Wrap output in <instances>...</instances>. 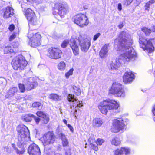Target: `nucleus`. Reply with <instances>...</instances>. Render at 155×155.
<instances>
[{"label":"nucleus","instance_id":"052dcab7","mask_svg":"<svg viewBox=\"0 0 155 155\" xmlns=\"http://www.w3.org/2000/svg\"><path fill=\"white\" fill-rule=\"evenodd\" d=\"M137 1L138 2H140H140L141 1L140 0H137Z\"/></svg>","mask_w":155,"mask_h":155},{"label":"nucleus","instance_id":"de8ad7c7","mask_svg":"<svg viewBox=\"0 0 155 155\" xmlns=\"http://www.w3.org/2000/svg\"><path fill=\"white\" fill-rule=\"evenodd\" d=\"M67 125L68 128L70 129V131L72 133L73 132L74 129L73 127L69 124H67Z\"/></svg>","mask_w":155,"mask_h":155},{"label":"nucleus","instance_id":"a878e982","mask_svg":"<svg viewBox=\"0 0 155 155\" xmlns=\"http://www.w3.org/2000/svg\"><path fill=\"white\" fill-rule=\"evenodd\" d=\"M111 144L115 146L120 145L121 143L120 139L117 137H115L112 139L111 141Z\"/></svg>","mask_w":155,"mask_h":155},{"label":"nucleus","instance_id":"c03bdc74","mask_svg":"<svg viewBox=\"0 0 155 155\" xmlns=\"http://www.w3.org/2000/svg\"><path fill=\"white\" fill-rule=\"evenodd\" d=\"M152 112L153 115L155 116V104L152 107ZM154 119L155 122V118Z\"/></svg>","mask_w":155,"mask_h":155},{"label":"nucleus","instance_id":"9d476101","mask_svg":"<svg viewBox=\"0 0 155 155\" xmlns=\"http://www.w3.org/2000/svg\"><path fill=\"white\" fill-rule=\"evenodd\" d=\"M74 22L81 27L87 26L89 24V20L86 16L84 14H80L73 18Z\"/></svg>","mask_w":155,"mask_h":155},{"label":"nucleus","instance_id":"f257e3e1","mask_svg":"<svg viewBox=\"0 0 155 155\" xmlns=\"http://www.w3.org/2000/svg\"><path fill=\"white\" fill-rule=\"evenodd\" d=\"M132 43L130 35L125 31L122 32L118 38L115 40L114 48L118 46L116 50L121 51V53L118 58L112 62L110 65L112 69L116 70L123 62H129L137 57L136 53L130 46Z\"/></svg>","mask_w":155,"mask_h":155},{"label":"nucleus","instance_id":"0eeeda50","mask_svg":"<svg viewBox=\"0 0 155 155\" xmlns=\"http://www.w3.org/2000/svg\"><path fill=\"white\" fill-rule=\"evenodd\" d=\"M25 87L24 84H19V88L21 92H25L26 90H31L34 89L37 85V83L34 81L33 78H28L24 80Z\"/></svg>","mask_w":155,"mask_h":155},{"label":"nucleus","instance_id":"49530a36","mask_svg":"<svg viewBox=\"0 0 155 155\" xmlns=\"http://www.w3.org/2000/svg\"><path fill=\"white\" fill-rule=\"evenodd\" d=\"M101 35V34L100 33H97V34H96L94 37L93 38V40L94 41L96 40Z\"/></svg>","mask_w":155,"mask_h":155},{"label":"nucleus","instance_id":"72a5a7b5","mask_svg":"<svg viewBox=\"0 0 155 155\" xmlns=\"http://www.w3.org/2000/svg\"><path fill=\"white\" fill-rule=\"evenodd\" d=\"M141 30L144 32L146 35H149L151 32V30L146 27H143L141 28Z\"/></svg>","mask_w":155,"mask_h":155},{"label":"nucleus","instance_id":"f704fd0d","mask_svg":"<svg viewBox=\"0 0 155 155\" xmlns=\"http://www.w3.org/2000/svg\"><path fill=\"white\" fill-rule=\"evenodd\" d=\"M114 155H123L121 147L120 148L116 149L114 151Z\"/></svg>","mask_w":155,"mask_h":155},{"label":"nucleus","instance_id":"4c0bfd02","mask_svg":"<svg viewBox=\"0 0 155 155\" xmlns=\"http://www.w3.org/2000/svg\"><path fill=\"white\" fill-rule=\"evenodd\" d=\"M33 107L37 108H39L41 106V104L39 102H35L32 104Z\"/></svg>","mask_w":155,"mask_h":155},{"label":"nucleus","instance_id":"ea45409f","mask_svg":"<svg viewBox=\"0 0 155 155\" xmlns=\"http://www.w3.org/2000/svg\"><path fill=\"white\" fill-rule=\"evenodd\" d=\"M104 141L102 139L98 138L96 141V143L98 145H101Z\"/></svg>","mask_w":155,"mask_h":155},{"label":"nucleus","instance_id":"9b49d317","mask_svg":"<svg viewBox=\"0 0 155 155\" xmlns=\"http://www.w3.org/2000/svg\"><path fill=\"white\" fill-rule=\"evenodd\" d=\"M124 120L122 118L115 119L113 121L112 131L114 133H117L120 130H122L125 127V124Z\"/></svg>","mask_w":155,"mask_h":155},{"label":"nucleus","instance_id":"a19ab883","mask_svg":"<svg viewBox=\"0 0 155 155\" xmlns=\"http://www.w3.org/2000/svg\"><path fill=\"white\" fill-rule=\"evenodd\" d=\"M16 37V35L15 33H12V35H11L9 38V41H11L14 40Z\"/></svg>","mask_w":155,"mask_h":155},{"label":"nucleus","instance_id":"cd10ccee","mask_svg":"<svg viewBox=\"0 0 155 155\" xmlns=\"http://www.w3.org/2000/svg\"><path fill=\"white\" fill-rule=\"evenodd\" d=\"M17 91L18 89L16 87H12L9 90L8 94L10 96H12L17 92Z\"/></svg>","mask_w":155,"mask_h":155},{"label":"nucleus","instance_id":"f03ea898","mask_svg":"<svg viewBox=\"0 0 155 155\" xmlns=\"http://www.w3.org/2000/svg\"><path fill=\"white\" fill-rule=\"evenodd\" d=\"M78 42L81 50L83 52H87L91 45L90 41L87 38H84L81 36H79L78 39L71 38L70 43V47L75 55H78L79 54Z\"/></svg>","mask_w":155,"mask_h":155},{"label":"nucleus","instance_id":"5701e85b","mask_svg":"<svg viewBox=\"0 0 155 155\" xmlns=\"http://www.w3.org/2000/svg\"><path fill=\"white\" fill-rule=\"evenodd\" d=\"M59 136L61 139L63 146V147L68 146L69 142L65 135L64 134L61 133L59 134Z\"/></svg>","mask_w":155,"mask_h":155},{"label":"nucleus","instance_id":"6e6d98bb","mask_svg":"<svg viewBox=\"0 0 155 155\" xmlns=\"http://www.w3.org/2000/svg\"><path fill=\"white\" fill-rule=\"evenodd\" d=\"M151 31L153 32H155V26H154L152 27Z\"/></svg>","mask_w":155,"mask_h":155},{"label":"nucleus","instance_id":"2f4dec72","mask_svg":"<svg viewBox=\"0 0 155 155\" xmlns=\"http://www.w3.org/2000/svg\"><path fill=\"white\" fill-rule=\"evenodd\" d=\"M4 51L5 54H7L9 53H12L14 52V50L12 49L10 46H5L4 49Z\"/></svg>","mask_w":155,"mask_h":155},{"label":"nucleus","instance_id":"13d9d810","mask_svg":"<svg viewBox=\"0 0 155 155\" xmlns=\"http://www.w3.org/2000/svg\"><path fill=\"white\" fill-rule=\"evenodd\" d=\"M63 122L66 125L67 124V121L65 119H63Z\"/></svg>","mask_w":155,"mask_h":155},{"label":"nucleus","instance_id":"c9c22d12","mask_svg":"<svg viewBox=\"0 0 155 155\" xmlns=\"http://www.w3.org/2000/svg\"><path fill=\"white\" fill-rule=\"evenodd\" d=\"M23 146V148L21 149V150H19L18 149L16 151H15L16 153L18 154L21 155L22 154L25 153V149L24 148V146L23 145H21V146Z\"/></svg>","mask_w":155,"mask_h":155},{"label":"nucleus","instance_id":"393cba45","mask_svg":"<svg viewBox=\"0 0 155 155\" xmlns=\"http://www.w3.org/2000/svg\"><path fill=\"white\" fill-rule=\"evenodd\" d=\"M103 122L100 118H96L93 120V125L95 127H99L102 124Z\"/></svg>","mask_w":155,"mask_h":155},{"label":"nucleus","instance_id":"4468645a","mask_svg":"<svg viewBox=\"0 0 155 155\" xmlns=\"http://www.w3.org/2000/svg\"><path fill=\"white\" fill-rule=\"evenodd\" d=\"M55 7L58 9V14L61 18H63L68 12L65 5L63 3L58 2L55 4Z\"/></svg>","mask_w":155,"mask_h":155},{"label":"nucleus","instance_id":"39448f33","mask_svg":"<svg viewBox=\"0 0 155 155\" xmlns=\"http://www.w3.org/2000/svg\"><path fill=\"white\" fill-rule=\"evenodd\" d=\"M109 93L115 95L118 97H124L125 95V93L122 85L120 84L117 82H114L109 90Z\"/></svg>","mask_w":155,"mask_h":155},{"label":"nucleus","instance_id":"7c9ffc66","mask_svg":"<svg viewBox=\"0 0 155 155\" xmlns=\"http://www.w3.org/2000/svg\"><path fill=\"white\" fill-rule=\"evenodd\" d=\"M72 91L77 95H78L81 94V90L79 87L76 86H73L72 87Z\"/></svg>","mask_w":155,"mask_h":155},{"label":"nucleus","instance_id":"c756f323","mask_svg":"<svg viewBox=\"0 0 155 155\" xmlns=\"http://www.w3.org/2000/svg\"><path fill=\"white\" fill-rule=\"evenodd\" d=\"M123 154L124 153L125 155H128L130 154V149L128 147H121Z\"/></svg>","mask_w":155,"mask_h":155},{"label":"nucleus","instance_id":"864d4df0","mask_svg":"<svg viewBox=\"0 0 155 155\" xmlns=\"http://www.w3.org/2000/svg\"><path fill=\"white\" fill-rule=\"evenodd\" d=\"M128 5H129L132 2L133 0H126Z\"/></svg>","mask_w":155,"mask_h":155},{"label":"nucleus","instance_id":"20e7f679","mask_svg":"<svg viewBox=\"0 0 155 155\" xmlns=\"http://www.w3.org/2000/svg\"><path fill=\"white\" fill-rule=\"evenodd\" d=\"M155 41V39H147L142 36H140L139 43L140 47L144 50H146L149 53L153 52L154 48L153 43Z\"/></svg>","mask_w":155,"mask_h":155},{"label":"nucleus","instance_id":"09e8293b","mask_svg":"<svg viewBox=\"0 0 155 155\" xmlns=\"http://www.w3.org/2000/svg\"><path fill=\"white\" fill-rule=\"evenodd\" d=\"M14 25H11L9 27V29L10 31H12L14 29Z\"/></svg>","mask_w":155,"mask_h":155},{"label":"nucleus","instance_id":"f8f14e48","mask_svg":"<svg viewBox=\"0 0 155 155\" xmlns=\"http://www.w3.org/2000/svg\"><path fill=\"white\" fill-rule=\"evenodd\" d=\"M48 56L51 58L57 59L61 58L62 52L59 49L50 48L48 50Z\"/></svg>","mask_w":155,"mask_h":155},{"label":"nucleus","instance_id":"4d7b16f0","mask_svg":"<svg viewBox=\"0 0 155 155\" xmlns=\"http://www.w3.org/2000/svg\"><path fill=\"white\" fill-rule=\"evenodd\" d=\"M28 1L31 2V1L37 2H38L39 0H27Z\"/></svg>","mask_w":155,"mask_h":155},{"label":"nucleus","instance_id":"a211bd4d","mask_svg":"<svg viewBox=\"0 0 155 155\" xmlns=\"http://www.w3.org/2000/svg\"><path fill=\"white\" fill-rule=\"evenodd\" d=\"M107 101V107L109 110H116L118 108L119 106L118 103L114 100L108 99L106 100Z\"/></svg>","mask_w":155,"mask_h":155},{"label":"nucleus","instance_id":"58836bf2","mask_svg":"<svg viewBox=\"0 0 155 155\" xmlns=\"http://www.w3.org/2000/svg\"><path fill=\"white\" fill-rule=\"evenodd\" d=\"M73 69H70L69 71L65 74V76L66 78H69L70 75L72 74Z\"/></svg>","mask_w":155,"mask_h":155},{"label":"nucleus","instance_id":"bf43d9fd","mask_svg":"<svg viewBox=\"0 0 155 155\" xmlns=\"http://www.w3.org/2000/svg\"><path fill=\"white\" fill-rule=\"evenodd\" d=\"M53 14L54 15L56 14V12L54 11L53 12Z\"/></svg>","mask_w":155,"mask_h":155},{"label":"nucleus","instance_id":"8fccbe9b","mask_svg":"<svg viewBox=\"0 0 155 155\" xmlns=\"http://www.w3.org/2000/svg\"><path fill=\"white\" fill-rule=\"evenodd\" d=\"M122 9V5L120 3H119L118 5V9L120 11H121Z\"/></svg>","mask_w":155,"mask_h":155},{"label":"nucleus","instance_id":"dca6fc26","mask_svg":"<svg viewBox=\"0 0 155 155\" xmlns=\"http://www.w3.org/2000/svg\"><path fill=\"white\" fill-rule=\"evenodd\" d=\"M68 99L69 101H71L73 102L74 105L73 107L74 108L75 107V111H76V109H77V107H81L82 106V101H80L78 99H76V97H75L74 95L69 94L68 97Z\"/></svg>","mask_w":155,"mask_h":155},{"label":"nucleus","instance_id":"2eb2a0df","mask_svg":"<svg viewBox=\"0 0 155 155\" xmlns=\"http://www.w3.org/2000/svg\"><path fill=\"white\" fill-rule=\"evenodd\" d=\"M29 155H40L41 152L38 146L35 143L30 145L28 149Z\"/></svg>","mask_w":155,"mask_h":155},{"label":"nucleus","instance_id":"37998d69","mask_svg":"<svg viewBox=\"0 0 155 155\" xmlns=\"http://www.w3.org/2000/svg\"><path fill=\"white\" fill-rule=\"evenodd\" d=\"M33 117L34 118L35 121L37 124H38L40 120V118L36 117L34 115V117Z\"/></svg>","mask_w":155,"mask_h":155},{"label":"nucleus","instance_id":"423d86ee","mask_svg":"<svg viewBox=\"0 0 155 155\" xmlns=\"http://www.w3.org/2000/svg\"><path fill=\"white\" fill-rule=\"evenodd\" d=\"M28 36L30 39L29 44L31 47H35L41 45V36L39 33L29 30Z\"/></svg>","mask_w":155,"mask_h":155},{"label":"nucleus","instance_id":"5fc2aeb1","mask_svg":"<svg viewBox=\"0 0 155 155\" xmlns=\"http://www.w3.org/2000/svg\"><path fill=\"white\" fill-rule=\"evenodd\" d=\"M123 26V23H120L118 25L119 28L120 29Z\"/></svg>","mask_w":155,"mask_h":155},{"label":"nucleus","instance_id":"ddd939ff","mask_svg":"<svg viewBox=\"0 0 155 155\" xmlns=\"http://www.w3.org/2000/svg\"><path fill=\"white\" fill-rule=\"evenodd\" d=\"M42 140L44 146H46L54 142L55 140V137L53 133L49 132L43 136Z\"/></svg>","mask_w":155,"mask_h":155},{"label":"nucleus","instance_id":"bb28decb","mask_svg":"<svg viewBox=\"0 0 155 155\" xmlns=\"http://www.w3.org/2000/svg\"><path fill=\"white\" fill-rule=\"evenodd\" d=\"M34 117V115L31 114L25 115L22 117V119L25 122H30L31 120V117Z\"/></svg>","mask_w":155,"mask_h":155},{"label":"nucleus","instance_id":"4be33fe9","mask_svg":"<svg viewBox=\"0 0 155 155\" xmlns=\"http://www.w3.org/2000/svg\"><path fill=\"white\" fill-rule=\"evenodd\" d=\"M14 14L13 9L12 8L10 7H7L4 10V18H8Z\"/></svg>","mask_w":155,"mask_h":155},{"label":"nucleus","instance_id":"f3484780","mask_svg":"<svg viewBox=\"0 0 155 155\" xmlns=\"http://www.w3.org/2000/svg\"><path fill=\"white\" fill-rule=\"evenodd\" d=\"M134 78V75L131 71H127L123 76V81L126 84H128L132 82Z\"/></svg>","mask_w":155,"mask_h":155},{"label":"nucleus","instance_id":"3c124183","mask_svg":"<svg viewBox=\"0 0 155 155\" xmlns=\"http://www.w3.org/2000/svg\"><path fill=\"white\" fill-rule=\"evenodd\" d=\"M9 148L7 146H5L4 147V150L6 151L7 152H9Z\"/></svg>","mask_w":155,"mask_h":155},{"label":"nucleus","instance_id":"1a4fd4ad","mask_svg":"<svg viewBox=\"0 0 155 155\" xmlns=\"http://www.w3.org/2000/svg\"><path fill=\"white\" fill-rule=\"evenodd\" d=\"M25 14L29 22V27L39 25V22L37 20L35 14L31 9L28 8L25 11Z\"/></svg>","mask_w":155,"mask_h":155},{"label":"nucleus","instance_id":"6ab92c4d","mask_svg":"<svg viewBox=\"0 0 155 155\" xmlns=\"http://www.w3.org/2000/svg\"><path fill=\"white\" fill-rule=\"evenodd\" d=\"M107 107V101L106 100H104L100 103L98 106V107L100 111L102 114H106L108 110Z\"/></svg>","mask_w":155,"mask_h":155},{"label":"nucleus","instance_id":"a18cd8bd","mask_svg":"<svg viewBox=\"0 0 155 155\" xmlns=\"http://www.w3.org/2000/svg\"><path fill=\"white\" fill-rule=\"evenodd\" d=\"M91 145L92 148L95 151H97L98 150V147L97 146L92 143H91Z\"/></svg>","mask_w":155,"mask_h":155},{"label":"nucleus","instance_id":"6e6552de","mask_svg":"<svg viewBox=\"0 0 155 155\" xmlns=\"http://www.w3.org/2000/svg\"><path fill=\"white\" fill-rule=\"evenodd\" d=\"M27 64V62L22 57L20 56L15 58L12 61V64L15 70L23 69Z\"/></svg>","mask_w":155,"mask_h":155},{"label":"nucleus","instance_id":"7ed1b4c3","mask_svg":"<svg viewBox=\"0 0 155 155\" xmlns=\"http://www.w3.org/2000/svg\"><path fill=\"white\" fill-rule=\"evenodd\" d=\"M17 130L18 132V146H24L27 144L29 140L28 135L29 134L28 127L24 125H21L17 127Z\"/></svg>","mask_w":155,"mask_h":155},{"label":"nucleus","instance_id":"79ce46f5","mask_svg":"<svg viewBox=\"0 0 155 155\" xmlns=\"http://www.w3.org/2000/svg\"><path fill=\"white\" fill-rule=\"evenodd\" d=\"M65 150V155H71V149L69 148L67 149H64Z\"/></svg>","mask_w":155,"mask_h":155},{"label":"nucleus","instance_id":"b1692460","mask_svg":"<svg viewBox=\"0 0 155 155\" xmlns=\"http://www.w3.org/2000/svg\"><path fill=\"white\" fill-rule=\"evenodd\" d=\"M48 98L55 101H58L61 100V97L56 94H51L49 95Z\"/></svg>","mask_w":155,"mask_h":155},{"label":"nucleus","instance_id":"603ef678","mask_svg":"<svg viewBox=\"0 0 155 155\" xmlns=\"http://www.w3.org/2000/svg\"><path fill=\"white\" fill-rule=\"evenodd\" d=\"M12 146L13 148L15 150V151H16L18 149L16 147V145L14 144H12Z\"/></svg>","mask_w":155,"mask_h":155},{"label":"nucleus","instance_id":"473e14b6","mask_svg":"<svg viewBox=\"0 0 155 155\" xmlns=\"http://www.w3.org/2000/svg\"><path fill=\"white\" fill-rule=\"evenodd\" d=\"M154 0H151L149 1L146 4L145 6V8L146 10L149 11L150 8V6L153 4L154 3Z\"/></svg>","mask_w":155,"mask_h":155},{"label":"nucleus","instance_id":"c85d7f7f","mask_svg":"<svg viewBox=\"0 0 155 155\" xmlns=\"http://www.w3.org/2000/svg\"><path fill=\"white\" fill-rule=\"evenodd\" d=\"M66 68V64L64 61L60 62L58 65V69L61 71H64Z\"/></svg>","mask_w":155,"mask_h":155},{"label":"nucleus","instance_id":"e433bc0d","mask_svg":"<svg viewBox=\"0 0 155 155\" xmlns=\"http://www.w3.org/2000/svg\"><path fill=\"white\" fill-rule=\"evenodd\" d=\"M70 40L69 41H68V40H65L64 41L61 45V46L63 48H65L68 44H69L70 45Z\"/></svg>","mask_w":155,"mask_h":155},{"label":"nucleus","instance_id":"412c9836","mask_svg":"<svg viewBox=\"0 0 155 155\" xmlns=\"http://www.w3.org/2000/svg\"><path fill=\"white\" fill-rule=\"evenodd\" d=\"M109 46V44H106L102 47L99 53V55L101 58H104L107 56L108 51V48Z\"/></svg>","mask_w":155,"mask_h":155},{"label":"nucleus","instance_id":"aec40b11","mask_svg":"<svg viewBox=\"0 0 155 155\" xmlns=\"http://www.w3.org/2000/svg\"><path fill=\"white\" fill-rule=\"evenodd\" d=\"M37 115L43 119V123L45 124L47 123L49 120L48 115L41 111H37L36 113Z\"/></svg>","mask_w":155,"mask_h":155}]
</instances>
